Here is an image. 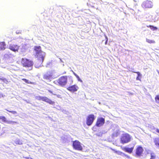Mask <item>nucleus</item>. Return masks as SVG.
Listing matches in <instances>:
<instances>
[{
	"instance_id": "obj_1",
	"label": "nucleus",
	"mask_w": 159,
	"mask_h": 159,
	"mask_svg": "<svg viewBox=\"0 0 159 159\" xmlns=\"http://www.w3.org/2000/svg\"><path fill=\"white\" fill-rule=\"evenodd\" d=\"M34 50L35 52V56L38 57L35 63V66L36 67L38 68L41 66L44 60V56L42 54V51L41 50V48L40 46H35Z\"/></svg>"
},
{
	"instance_id": "obj_2",
	"label": "nucleus",
	"mask_w": 159,
	"mask_h": 159,
	"mask_svg": "<svg viewBox=\"0 0 159 159\" xmlns=\"http://www.w3.org/2000/svg\"><path fill=\"white\" fill-rule=\"evenodd\" d=\"M68 79L70 81V84H72L73 82V79L72 77L70 76L65 75L62 76L57 79L56 81L59 85L63 87L66 84Z\"/></svg>"
},
{
	"instance_id": "obj_3",
	"label": "nucleus",
	"mask_w": 159,
	"mask_h": 159,
	"mask_svg": "<svg viewBox=\"0 0 159 159\" xmlns=\"http://www.w3.org/2000/svg\"><path fill=\"white\" fill-rule=\"evenodd\" d=\"M21 64L24 67L29 68V70L32 69L34 65L33 62L30 60L25 58H22L21 60Z\"/></svg>"
},
{
	"instance_id": "obj_4",
	"label": "nucleus",
	"mask_w": 159,
	"mask_h": 159,
	"mask_svg": "<svg viewBox=\"0 0 159 159\" xmlns=\"http://www.w3.org/2000/svg\"><path fill=\"white\" fill-rule=\"evenodd\" d=\"M131 137L127 133L123 134L120 138V140L121 143L124 144L129 142L131 140Z\"/></svg>"
},
{
	"instance_id": "obj_5",
	"label": "nucleus",
	"mask_w": 159,
	"mask_h": 159,
	"mask_svg": "<svg viewBox=\"0 0 159 159\" xmlns=\"http://www.w3.org/2000/svg\"><path fill=\"white\" fill-rule=\"evenodd\" d=\"M72 146L73 148L75 150L80 151H82L83 150L81 143L78 140H75L73 142Z\"/></svg>"
},
{
	"instance_id": "obj_6",
	"label": "nucleus",
	"mask_w": 159,
	"mask_h": 159,
	"mask_svg": "<svg viewBox=\"0 0 159 159\" xmlns=\"http://www.w3.org/2000/svg\"><path fill=\"white\" fill-rule=\"evenodd\" d=\"M95 119V116L93 114L89 115L86 119V123L88 126H89L92 125Z\"/></svg>"
},
{
	"instance_id": "obj_7",
	"label": "nucleus",
	"mask_w": 159,
	"mask_h": 159,
	"mask_svg": "<svg viewBox=\"0 0 159 159\" xmlns=\"http://www.w3.org/2000/svg\"><path fill=\"white\" fill-rule=\"evenodd\" d=\"M37 99L39 100L44 101L51 105H53L55 103L54 101H52L46 97L39 96L37 97Z\"/></svg>"
},
{
	"instance_id": "obj_8",
	"label": "nucleus",
	"mask_w": 159,
	"mask_h": 159,
	"mask_svg": "<svg viewBox=\"0 0 159 159\" xmlns=\"http://www.w3.org/2000/svg\"><path fill=\"white\" fill-rule=\"evenodd\" d=\"M153 6L152 2L148 0H146L143 2L142 4V7L144 8H151Z\"/></svg>"
},
{
	"instance_id": "obj_9",
	"label": "nucleus",
	"mask_w": 159,
	"mask_h": 159,
	"mask_svg": "<svg viewBox=\"0 0 159 159\" xmlns=\"http://www.w3.org/2000/svg\"><path fill=\"white\" fill-rule=\"evenodd\" d=\"M143 149V147L141 146H138L136 149L135 155L137 157L142 156Z\"/></svg>"
},
{
	"instance_id": "obj_10",
	"label": "nucleus",
	"mask_w": 159,
	"mask_h": 159,
	"mask_svg": "<svg viewBox=\"0 0 159 159\" xmlns=\"http://www.w3.org/2000/svg\"><path fill=\"white\" fill-rule=\"evenodd\" d=\"M105 122L104 118L102 117H99L97 119L95 125L97 127H100L104 125Z\"/></svg>"
},
{
	"instance_id": "obj_11",
	"label": "nucleus",
	"mask_w": 159,
	"mask_h": 159,
	"mask_svg": "<svg viewBox=\"0 0 159 159\" xmlns=\"http://www.w3.org/2000/svg\"><path fill=\"white\" fill-rule=\"evenodd\" d=\"M68 90L71 92H76L79 89V87L75 84L69 86L67 88Z\"/></svg>"
},
{
	"instance_id": "obj_12",
	"label": "nucleus",
	"mask_w": 159,
	"mask_h": 159,
	"mask_svg": "<svg viewBox=\"0 0 159 159\" xmlns=\"http://www.w3.org/2000/svg\"><path fill=\"white\" fill-rule=\"evenodd\" d=\"M19 46L16 44H10L9 45V48L14 52H18Z\"/></svg>"
},
{
	"instance_id": "obj_13",
	"label": "nucleus",
	"mask_w": 159,
	"mask_h": 159,
	"mask_svg": "<svg viewBox=\"0 0 159 159\" xmlns=\"http://www.w3.org/2000/svg\"><path fill=\"white\" fill-rule=\"evenodd\" d=\"M43 78L46 80H51L53 78L52 75L51 74L47 73L43 75Z\"/></svg>"
},
{
	"instance_id": "obj_14",
	"label": "nucleus",
	"mask_w": 159,
	"mask_h": 159,
	"mask_svg": "<svg viewBox=\"0 0 159 159\" xmlns=\"http://www.w3.org/2000/svg\"><path fill=\"white\" fill-rule=\"evenodd\" d=\"M0 120H1L2 121L4 122L7 123L8 124H11L15 123L14 121H8L7 120L6 117L4 116H0Z\"/></svg>"
},
{
	"instance_id": "obj_15",
	"label": "nucleus",
	"mask_w": 159,
	"mask_h": 159,
	"mask_svg": "<svg viewBox=\"0 0 159 159\" xmlns=\"http://www.w3.org/2000/svg\"><path fill=\"white\" fill-rule=\"evenodd\" d=\"M134 148V147L131 148L125 147L122 149L126 152L131 153L132 152Z\"/></svg>"
},
{
	"instance_id": "obj_16",
	"label": "nucleus",
	"mask_w": 159,
	"mask_h": 159,
	"mask_svg": "<svg viewBox=\"0 0 159 159\" xmlns=\"http://www.w3.org/2000/svg\"><path fill=\"white\" fill-rule=\"evenodd\" d=\"M6 44L4 42H0V51L4 50L6 48Z\"/></svg>"
},
{
	"instance_id": "obj_17",
	"label": "nucleus",
	"mask_w": 159,
	"mask_h": 159,
	"mask_svg": "<svg viewBox=\"0 0 159 159\" xmlns=\"http://www.w3.org/2000/svg\"><path fill=\"white\" fill-rule=\"evenodd\" d=\"M133 72L134 73H136L137 74L138 76L136 78V80H138L141 81V79L142 77V75L139 72H135L134 71Z\"/></svg>"
},
{
	"instance_id": "obj_18",
	"label": "nucleus",
	"mask_w": 159,
	"mask_h": 159,
	"mask_svg": "<svg viewBox=\"0 0 159 159\" xmlns=\"http://www.w3.org/2000/svg\"><path fill=\"white\" fill-rule=\"evenodd\" d=\"M154 142L155 145L159 147V138H156L154 139Z\"/></svg>"
},
{
	"instance_id": "obj_19",
	"label": "nucleus",
	"mask_w": 159,
	"mask_h": 159,
	"mask_svg": "<svg viewBox=\"0 0 159 159\" xmlns=\"http://www.w3.org/2000/svg\"><path fill=\"white\" fill-rule=\"evenodd\" d=\"M147 27L148 28H149L151 30L153 31L157 30V27L152 25H147Z\"/></svg>"
},
{
	"instance_id": "obj_20",
	"label": "nucleus",
	"mask_w": 159,
	"mask_h": 159,
	"mask_svg": "<svg viewBox=\"0 0 159 159\" xmlns=\"http://www.w3.org/2000/svg\"><path fill=\"white\" fill-rule=\"evenodd\" d=\"M111 149L114 152L117 154L120 155H122L123 152H121L117 151L115 149L111 148Z\"/></svg>"
},
{
	"instance_id": "obj_21",
	"label": "nucleus",
	"mask_w": 159,
	"mask_h": 159,
	"mask_svg": "<svg viewBox=\"0 0 159 159\" xmlns=\"http://www.w3.org/2000/svg\"><path fill=\"white\" fill-rule=\"evenodd\" d=\"M119 134V133L118 132L116 131L114 132L112 135V138H114L117 137Z\"/></svg>"
},
{
	"instance_id": "obj_22",
	"label": "nucleus",
	"mask_w": 159,
	"mask_h": 159,
	"mask_svg": "<svg viewBox=\"0 0 159 159\" xmlns=\"http://www.w3.org/2000/svg\"><path fill=\"white\" fill-rule=\"evenodd\" d=\"M151 157L150 159H156V156L154 153H151L150 154Z\"/></svg>"
},
{
	"instance_id": "obj_23",
	"label": "nucleus",
	"mask_w": 159,
	"mask_h": 159,
	"mask_svg": "<svg viewBox=\"0 0 159 159\" xmlns=\"http://www.w3.org/2000/svg\"><path fill=\"white\" fill-rule=\"evenodd\" d=\"M48 91L49 93H51L52 94L54 95H56L57 96V97L58 98H61V96L60 94L53 93L52 92L51 90H48Z\"/></svg>"
},
{
	"instance_id": "obj_24",
	"label": "nucleus",
	"mask_w": 159,
	"mask_h": 159,
	"mask_svg": "<svg viewBox=\"0 0 159 159\" xmlns=\"http://www.w3.org/2000/svg\"><path fill=\"white\" fill-rule=\"evenodd\" d=\"M22 80L24 81L25 83L27 84H32V83L30 81H29L28 80L26 79H22Z\"/></svg>"
},
{
	"instance_id": "obj_25",
	"label": "nucleus",
	"mask_w": 159,
	"mask_h": 159,
	"mask_svg": "<svg viewBox=\"0 0 159 159\" xmlns=\"http://www.w3.org/2000/svg\"><path fill=\"white\" fill-rule=\"evenodd\" d=\"M156 102L159 103V95H156L155 98Z\"/></svg>"
},
{
	"instance_id": "obj_26",
	"label": "nucleus",
	"mask_w": 159,
	"mask_h": 159,
	"mask_svg": "<svg viewBox=\"0 0 159 159\" xmlns=\"http://www.w3.org/2000/svg\"><path fill=\"white\" fill-rule=\"evenodd\" d=\"M146 41L148 43H155V41L154 40L147 39Z\"/></svg>"
},
{
	"instance_id": "obj_27",
	"label": "nucleus",
	"mask_w": 159,
	"mask_h": 159,
	"mask_svg": "<svg viewBox=\"0 0 159 159\" xmlns=\"http://www.w3.org/2000/svg\"><path fill=\"white\" fill-rule=\"evenodd\" d=\"M6 110L9 112H11V113H12V114H17V112L16 111H9L7 109H6Z\"/></svg>"
},
{
	"instance_id": "obj_28",
	"label": "nucleus",
	"mask_w": 159,
	"mask_h": 159,
	"mask_svg": "<svg viewBox=\"0 0 159 159\" xmlns=\"http://www.w3.org/2000/svg\"><path fill=\"white\" fill-rule=\"evenodd\" d=\"M101 1H102L101 0H95L96 3L97 4H101Z\"/></svg>"
},
{
	"instance_id": "obj_29",
	"label": "nucleus",
	"mask_w": 159,
	"mask_h": 159,
	"mask_svg": "<svg viewBox=\"0 0 159 159\" xmlns=\"http://www.w3.org/2000/svg\"><path fill=\"white\" fill-rule=\"evenodd\" d=\"M122 156H124L126 157L127 158H130V156H129V155H126V154L125 153H123V154H122Z\"/></svg>"
},
{
	"instance_id": "obj_30",
	"label": "nucleus",
	"mask_w": 159,
	"mask_h": 159,
	"mask_svg": "<svg viewBox=\"0 0 159 159\" xmlns=\"http://www.w3.org/2000/svg\"><path fill=\"white\" fill-rule=\"evenodd\" d=\"M73 74L78 79H80V77H79L78 76V75H77L75 73V72H73Z\"/></svg>"
},
{
	"instance_id": "obj_31",
	"label": "nucleus",
	"mask_w": 159,
	"mask_h": 159,
	"mask_svg": "<svg viewBox=\"0 0 159 159\" xmlns=\"http://www.w3.org/2000/svg\"><path fill=\"white\" fill-rule=\"evenodd\" d=\"M105 38H106V41L105 43V44H107V41H108V38H107V36H105Z\"/></svg>"
},
{
	"instance_id": "obj_32",
	"label": "nucleus",
	"mask_w": 159,
	"mask_h": 159,
	"mask_svg": "<svg viewBox=\"0 0 159 159\" xmlns=\"http://www.w3.org/2000/svg\"><path fill=\"white\" fill-rule=\"evenodd\" d=\"M24 158H25V159H33L31 157H24Z\"/></svg>"
},
{
	"instance_id": "obj_33",
	"label": "nucleus",
	"mask_w": 159,
	"mask_h": 159,
	"mask_svg": "<svg viewBox=\"0 0 159 159\" xmlns=\"http://www.w3.org/2000/svg\"><path fill=\"white\" fill-rule=\"evenodd\" d=\"M156 131L159 134V129H156Z\"/></svg>"
},
{
	"instance_id": "obj_34",
	"label": "nucleus",
	"mask_w": 159,
	"mask_h": 159,
	"mask_svg": "<svg viewBox=\"0 0 159 159\" xmlns=\"http://www.w3.org/2000/svg\"><path fill=\"white\" fill-rule=\"evenodd\" d=\"M58 90V91H61L60 90H58H58Z\"/></svg>"
}]
</instances>
